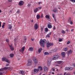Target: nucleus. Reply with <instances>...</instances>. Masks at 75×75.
I'll list each match as a JSON object with an SVG mask.
<instances>
[{"label": "nucleus", "mask_w": 75, "mask_h": 75, "mask_svg": "<svg viewBox=\"0 0 75 75\" xmlns=\"http://www.w3.org/2000/svg\"><path fill=\"white\" fill-rule=\"evenodd\" d=\"M49 34V35H51V32L49 33V34Z\"/></svg>", "instance_id": "obj_56"}, {"label": "nucleus", "mask_w": 75, "mask_h": 75, "mask_svg": "<svg viewBox=\"0 0 75 75\" xmlns=\"http://www.w3.org/2000/svg\"><path fill=\"white\" fill-rule=\"evenodd\" d=\"M68 47H65L64 48V51H68Z\"/></svg>", "instance_id": "obj_28"}, {"label": "nucleus", "mask_w": 75, "mask_h": 75, "mask_svg": "<svg viewBox=\"0 0 75 75\" xmlns=\"http://www.w3.org/2000/svg\"><path fill=\"white\" fill-rule=\"evenodd\" d=\"M2 61H5L6 62H7L9 64V63H10V61L8 59H7L6 58V57H3L2 58Z\"/></svg>", "instance_id": "obj_2"}, {"label": "nucleus", "mask_w": 75, "mask_h": 75, "mask_svg": "<svg viewBox=\"0 0 75 75\" xmlns=\"http://www.w3.org/2000/svg\"><path fill=\"white\" fill-rule=\"evenodd\" d=\"M52 16L53 18H54L55 21H57V20H56V18H55V14H52Z\"/></svg>", "instance_id": "obj_19"}, {"label": "nucleus", "mask_w": 75, "mask_h": 75, "mask_svg": "<svg viewBox=\"0 0 75 75\" xmlns=\"http://www.w3.org/2000/svg\"><path fill=\"white\" fill-rule=\"evenodd\" d=\"M62 62H63V61H58L56 62V63H57L58 64H61Z\"/></svg>", "instance_id": "obj_17"}, {"label": "nucleus", "mask_w": 75, "mask_h": 75, "mask_svg": "<svg viewBox=\"0 0 75 75\" xmlns=\"http://www.w3.org/2000/svg\"><path fill=\"white\" fill-rule=\"evenodd\" d=\"M62 34H65V31L64 30H63L62 31Z\"/></svg>", "instance_id": "obj_33"}, {"label": "nucleus", "mask_w": 75, "mask_h": 75, "mask_svg": "<svg viewBox=\"0 0 75 75\" xmlns=\"http://www.w3.org/2000/svg\"><path fill=\"white\" fill-rule=\"evenodd\" d=\"M68 22L69 23H70L72 25V24H73V23H72V21H71V18H69L68 19Z\"/></svg>", "instance_id": "obj_14"}, {"label": "nucleus", "mask_w": 75, "mask_h": 75, "mask_svg": "<svg viewBox=\"0 0 75 75\" xmlns=\"http://www.w3.org/2000/svg\"><path fill=\"white\" fill-rule=\"evenodd\" d=\"M53 45V43L51 42H47V48H49L50 46Z\"/></svg>", "instance_id": "obj_5"}, {"label": "nucleus", "mask_w": 75, "mask_h": 75, "mask_svg": "<svg viewBox=\"0 0 75 75\" xmlns=\"http://www.w3.org/2000/svg\"><path fill=\"white\" fill-rule=\"evenodd\" d=\"M44 69L45 71V72H47V71L48 70V68L47 67H44Z\"/></svg>", "instance_id": "obj_22"}, {"label": "nucleus", "mask_w": 75, "mask_h": 75, "mask_svg": "<svg viewBox=\"0 0 75 75\" xmlns=\"http://www.w3.org/2000/svg\"><path fill=\"white\" fill-rule=\"evenodd\" d=\"M48 30V28H45V31L46 32H47Z\"/></svg>", "instance_id": "obj_37"}, {"label": "nucleus", "mask_w": 75, "mask_h": 75, "mask_svg": "<svg viewBox=\"0 0 75 75\" xmlns=\"http://www.w3.org/2000/svg\"><path fill=\"white\" fill-rule=\"evenodd\" d=\"M42 50V49L41 48H40L38 50V51L40 53L41 52V51Z\"/></svg>", "instance_id": "obj_30"}, {"label": "nucleus", "mask_w": 75, "mask_h": 75, "mask_svg": "<svg viewBox=\"0 0 75 75\" xmlns=\"http://www.w3.org/2000/svg\"><path fill=\"white\" fill-rule=\"evenodd\" d=\"M70 42H70V41H68V42H67V45H68V44H70Z\"/></svg>", "instance_id": "obj_40"}, {"label": "nucleus", "mask_w": 75, "mask_h": 75, "mask_svg": "<svg viewBox=\"0 0 75 75\" xmlns=\"http://www.w3.org/2000/svg\"><path fill=\"white\" fill-rule=\"evenodd\" d=\"M39 11V9H38V8H36L35 9H34V13H37L38 11Z\"/></svg>", "instance_id": "obj_15"}, {"label": "nucleus", "mask_w": 75, "mask_h": 75, "mask_svg": "<svg viewBox=\"0 0 75 75\" xmlns=\"http://www.w3.org/2000/svg\"><path fill=\"white\" fill-rule=\"evenodd\" d=\"M9 45L10 47V50H11V51H13V50H14V47H13L12 44H11L10 45Z\"/></svg>", "instance_id": "obj_13"}, {"label": "nucleus", "mask_w": 75, "mask_h": 75, "mask_svg": "<svg viewBox=\"0 0 75 75\" xmlns=\"http://www.w3.org/2000/svg\"><path fill=\"white\" fill-rule=\"evenodd\" d=\"M25 46H23L21 48V49L19 50V51L22 52V53H23L24 52V50H25Z\"/></svg>", "instance_id": "obj_7"}, {"label": "nucleus", "mask_w": 75, "mask_h": 75, "mask_svg": "<svg viewBox=\"0 0 75 75\" xmlns=\"http://www.w3.org/2000/svg\"><path fill=\"white\" fill-rule=\"evenodd\" d=\"M10 56L11 58H13V57H14V54H10Z\"/></svg>", "instance_id": "obj_24"}, {"label": "nucleus", "mask_w": 75, "mask_h": 75, "mask_svg": "<svg viewBox=\"0 0 75 75\" xmlns=\"http://www.w3.org/2000/svg\"><path fill=\"white\" fill-rule=\"evenodd\" d=\"M59 57V56L58 55H54L52 56V59H53V60H56V59H57Z\"/></svg>", "instance_id": "obj_4"}, {"label": "nucleus", "mask_w": 75, "mask_h": 75, "mask_svg": "<svg viewBox=\"0 0 75 75\" xmlns=\"http://www.w3.org/2000/svg\"><path fill=\"white\" fill-rule=\"evenodd\" d=\"M20 10H18L16 12L17 13H20Z\"/></svg>", "instance_id": "obj_44"}, {"label": "nucleus", "mask_w": 75, "mask_h": 75, "mask_svg": "<svg viewBox=\"0 0 75 75\" xmlns=\"http://www.w3.org/2000/svg\"><path fill=\"white\" fill-rule=\"evenodd\" d=\"M44 55H50V53L47 52H45L44 53Z\"/></svg>", "instance_id": "obj_21"}, {"label": "nucleus", "mask_w": 75, "mask_h": 75, "mask_svg": "<svg viewBox=\"0 0 75 75\" xmlns=\"http://www.w3.org/2000/svg\"><path fill=\"white\" fill-rule=\"evenodd\" d=\"M9 69L11 71V70H12L13 69V67L9 68Z\"/></svg>", "instance_id": "obj_42"}, {"label": "nucleus", "mask_w": 75, "mask_h": 75, "mask_svg": "<svg viewBox=\"0 0 75 75\" xmlns=\"http://www.w3.org/2000/svg\"><path fill=\"white\" fill-rule=\"evenodd\" d=\"M57 75H62V74H57Z\"/></svg>", "instance_id": "obj_57"}, {"label": "nucleus", "mask_w": 75, "mask_h": 75, "mask_svg": "<svg viewBox=\"0 0 75 75\" xmlns=\"http://www.w3.org/2000/svg\"><path fill=\"white\" fill-rule=\"evenodd\" d=\"M21 74H22V75H23V74H24V71L22 70L21 71Z\"/></svg>", "instance_id": "obj_34"}, {"label": "nucleus", "mask_w": 75, "mask_h": 75, "mask_svg": "<svg viewBox=\"0 0 75 75\" xmlns=\"http://www.w3.org/2000/svg\"><path fill=\"white\" fill-rule=\"evenodd\" d=\"M70 1L73 3H75V0H70Z\"/></svg>", "instance_id": "obj_36"}, {"label": "nucleus", "mask_w": 75, "mask_h": 75, "mask_svg": "<svg viewBox=\"0 0 75 75\" xmlns=\"http://www.w3.org/2000/svg\"><path fill=\"white\" fill-rule=\"evenodd\" d=\"M34 28L35 29V30H37L38 29V23H35L34 26Z\"/></svg>", "instance_id": "obj_11"}, {"label": "nucleus", "mask_w": 75, "mask_h": 75, "mask_svg": "<svg viewBox=\"0 0 75 75\" xmlns=\"http://www.w3.org/2000/svg\"><path fill=\"white\" fill-rule=\"evenodd\" d=\"M41 18H43V14H41Z\"/></svg>", "instance_id": "obj_55"}, {"label": "nucleus", "mask_w": 75, "mask_h": 75, "mask_svg": "<svg viewBox=\"0 0 75 75\" xmlns=\"http://www.w3.org/2000/svg\"><path fill=\"white\" fill-rule=\"evenodd\" d=\"M28 63L27 64V66H30L32 64L31 60L29 59L28 60Z\"/></svg>", "instance_id": "obj_9"}, {"label": "nucleus", "mask_w": 75, "mask_h": 75, "mask_svg": "<svg viewBox=\"0 0 75 75\" xmlns=\"http://www.w3.org/2000/svg\"><path fill=\"white\" fill-rule=\"evenodd\" d=\"M47 42V40L45 39H41L39 41V43L41 46L42 47H44L45 45V44H46Z\"/></svg>", "instance_id": "obj_1"}, {"label": "nucleus", "mask_w": 75, "mask_h": 75, "mask_svg": "<svg viewBox=\"0 0 75 75\" xmlns=\"http://www.w3.org/2000/svg\"><path fill=\"white\" fill-rule=\"evenodd\" d=\"M51 61H52L51 59L49 58L48 59L47 61V65L48 66H50V65H51Z\"/></svg>", "instance_id": "obj_6"}, {"label": "nucleus", "mask_w": 75, "mask_h": 75, "mask_svg": "<svg viewBox=\"0 0 75 75\" xmlns=\"http://www.w3.org/2000/svg\"><path fill=\"white\" fill-rule=\"evenodd\" d=\"M45 17L46 18H47V19H50V16L48 15H46L45 16Z\"/></svg>", "instance_id": "obj_31"}, {"label": "nucleus", "mask_w": 75, "mask_h": 75, "mask_svg": "<svg viewBox=\"0 0 75 75\" xmlns=\"http://www.w3.org/2000/svg\"><path fill=\"white\" fill-rule=\"evenodd\" d=\"M68 54H72V51L71 50H70L68 52Z\"/></svg>", "instance_id": "obj_27"}, {"label": "nucleus", "mask_w": 75, "mask_h": 75, "mask_svg": "<svg viewBox=\"0 0 75 75\" xmlns=\"http://www.w3.org/2000/svg\"><path fill=\"white\" fill-rule=\"evenodd\" d=\"M11 12H12V11H11V10H10L9 12V13H11Z\"/></svg>", "instance_id": "obj_49"}, {"label": "nucleus", "mask_w": 75, "mask_h": 75, "mask_svg": "<svg viewBox=\"0 0 75 75\" xmlns=\"http://www.w3.org/2000/svg\"><path fill=\"white\" fill-rule=\"evenodd\" d=\"M8 2H12L13 0H8Z\"/></svg>", "instance_id": "obj_45"}, {"label": "nucleus", "mask_w": 75, "mask_h": 75, "mask_svg": "<svg viewBox=\"0 0 75 75\" xmlns=\"http://www.w3.org/2000/svg\"><path fill=\"white\" fill-rule=\"evenodd\" d=\"M1 26V22L0 21V28Z\"/></svg>", "instance_id": "obj_54"}, {"label": "nucleus", "mask_w": 75, "mask_h": 75, "mask_svg": "<svg viewBox=\"0 0 75 75\" xmlns=\"http://www.w3.org/2000/svg\"><path fill=\"white\" fill-rule=\"evenodd\" d=\"M67 74V72H65L64 73V75H65V74ZM70 74H67L66 75H70Z\"/></svg>", "instance_id": "obj_43"}, {"label": "nucleus", "mask_w": 75, "mask_h": 75, "mask_svg": "<svg viewBox=\"0 0 75 75\" xmlns=\"http://www.w3.org/2000/svg\"><path fill=\"white\" fill-rule=\"evenodd\" d=\"M66 31H67V32H68V29H66Z\"/></svg>", "instance_id": "obj_60"}, {"label": "nucleus", "mask_w": 75, "mask_h": 75, "mask_svg": "<svg viewBox=\"0 0 75 75\" xmlns=\"http://www.w3.org/2000/svg\"><path fill=\"white\" fill-rule=\"evenodd\" d=\"M52 71H55V68H52Z\"/></svg>", "instance_id": "obj_46"}, {"label": "nucleus", "mask_w": 75, "mask_h": 75, "mask_svg": "<svg viewBox=\"0 0 75 75\" xmlns=\"http://www.w3.org/2000/svg\"><path fill=\"white\" fill-rule=\"evenodd\" d=\"M59 42H61V41H62V39H59Z\"/></svg>", "instance_id": "obj_51"}, {"label": "nucleus", "mask_w": 75, "mask_h": 75, "mask_svg": "<svg viewBox=\"0 0 75 75\" xmlns=\"http://www.w3.org/2000/svg\"><path fill=\"white\" fill-rule=\"evenodd\" d=\"M74 29H71V32H72V31H74Z\"/></svg>", "instance_id": "obj_59"}, {"label": "nucleus", "mask_w": 75, "mask_h": 75, "mask_svg": "<svg viewBox=\"0 0 75 75\" xmlns=\"http://www.w3.org/2000/svg\"><path fill=\"white\" fill-rule=\"evenodd\" d=\"M24 1H19L18 3V5H19L20 6H23V5L24 4Z\"/></svg>", "instance_id": "obj_8"}, {"label": "nucleus", "mask_w": 75, "mask_h": 75, "mask_svg": "<svg viewBox=\"0 0 75 75\" xmlns=\"http://www.w3.org/2000/svg\"><path fill=\"white\" fill-rule=\"evenodd\" d=\"M33 60L35 64H38V60L36 58V57H33Z\"/></svg>", "instance_id": "obj_3"}, {"label": "nucleus", "mask_w": 75, "mask_h": 75, "mask_svg": "<svg viewBox=\"0 0 75 75\" xmlns=\"http://www.w3.org/2000/svg\"><path fill=\"white\" fill-rule=\"evenodd\" d=\"M31 22L32 23H33V20H32Z\"/></svg>", "instance_id": "obj_64"}, {"label": "nucleus", "mask_w": 75, "mask_h": 75, "mask_svg": "<svg viewBox=\"0 0 75 75\" xmlns=\"http://www.w3.org/2000/svg\"><path fill=\"white\" fill-rule=\"evenodd\" d=\"M38 68L39 69H40V71H42V67L41 66H39L38 67Z\"/></svg>", "instance_id": "obj_29"}, {"label": "nucleus", "mask_w": 75, "mask_h": 75, "mask_svg": "<svg viewBox=\"0 0 75 75\" xmlns=\"http://www.w3.org/2000/svg\"><path fill=\"white\" fill-rule=\"evenodd\" d=\"M8 66H9V64H7L6 65V67H8Z\"/></svg>", "instance_id": "obj_48"}, {"label": "nucleus", "mask_w": 75, "mask_h": 75, "mask_svg": "<svg viewBox=\"0 0 75 75\" xmlns=\"http://www.w3.org/2000/svg\"><path fill=\"white\" fill-rule=\"evenodd\" d=\"M29 50L30 51H33V48L32 47H30Z\"/></svg>", "instance_id": "obj_26"}, {"label": "nucleus", "mask_w": 75, "mask_h": 75, "mask_svg": "<svg viewBox=\"0 0 75 75\" xmlns=\"http://www.w3.org/2000/svg\"><path fill=\"white\" fill-rule=\"evenodd\" d=\"M46 38H47L48 37H50V35L48 34H47V35H46Z\"/></svg>", "instance_id": "obj_39"}, {"label": "nucleus", "mask_w": 75, "mask_h": 75, "mask_svg": "<svg viewBox=\"0 0 75 75\" xmlns=\"http://www.w3.org/2000/svg\"><path fill=\"white\" fill-rule=\"evenodd\" d=\"M39 71H40V69H33L34 74H37Z\"/></svg>", "instance_id": "obj_10"}, {"label": "nucleus", "mask_w": 75, "mask_h": 75, "mask_svg": "<svg viewBox=\"0 0 75 75\" xmlns=\"http://www.w3.org/2000/svg\"><path fill=\"white\" fill-rule=\"evenodd\" d=\"M6 41L7 42H9V41L8 40V39H6Z\"/></svg>", "instance_id": "obj_41"}, {"label": "nucleus", "mask_w": 75, "mask_h": 75, "mask_svg": "<svg viewBox=\"0 0 75 75\" xmlns=\"http://www.w3.org/2000/svg\"><path fill=\"white\" fill-rule=\"evenodd\" d=\"M4 70H7V69H8V67H4L3 68Z\"/></svg>", "instance_id": "obj_35"}, {"label": "nucleus", "mask_w": 75, "mask_h": 75, "mask_svg": "<svg viewBox=\"0 0 75 75\" xmlns=\"http://www.w3.org/2000/svg\"><path fill=\"white\" fill-rule=\"evenodd\" d=\"M51 24V23H49L47 24V27L48 28H52V26Z\"/></svg>", "instance_id": "obj_12"}, {"label": "nucleus", "mask_w": 75, "mask_h": 75, "mask_svg": "<svg viewBox=\"0 0 75 75\" xmlns=\"http://www.w3.org/2000/svg\"><path fill=\"white\" fill-rule=\"evenodd\" d=\"M53 29L54 30H55V29H56L55 28V26H54V27H53Z\"/></svg>", "instance_id": "obj_53"}, {"label": "nucleus", "mask_w": 75, "mask_h": 75, "mask_svg": "<svg viewBox=\"0 0 75 75\" xmlns=\"http://www.w3.org/2000/svg\"><path fill=\"white\" fill-rule=\"evenodd\" d=\"M30 5H30V4H28V7H30Z\"/></svg>", "instance_id": "obj_58"}, {"label": "nucleus", "mask_w": 75, "mask_h": 75, "mask_svg": "<svg viewBox=\"0 0 75 75\" xmlns=\"http://www.w3.org/2000/svg\"><path fill=\"white\" fill-rule=\"evenodd\" d=\"M3 75V73L1 72H0V75Z\"/></svg>", "instance_id": "obj_52"}, {"label": "nucleus", "mask_w": 75, "mask_h": 75, "mask_svg": "<svg viewBox=\"0 0 75 75\" xmlns=\"http://www.w3.org/2000/svg\"><path fill=\"white\" fill-rule=\"evenodd\" d=\"M61 55L62 57H64L65 56V52H63L61 53Z\"/></svg>", "instance_id": "obj_16"}, {"label": "nucleus", "mask_w": 75, "mask_h": 75, "mask_svg": "<svg viewBox=\"0 0 75 75\" xmlns=\"http://www.w3.org/2000/svg\"><path fill=\"white\" fill-rule=\"evenodd\" d=\"M41 2H39L38 3V4L40 5V4H41Z\"/></svg>", "instance_id": "obj_62"}, {"label": "nucleus", "mask_w": 75, "mask_h": 75, "mask_svg": "<svg viewBox=\"0 0 75 75\" xmlns=\"http://www.w3.org/2000/svg\"><path fill=\"white\" fill-rule=\"evenodd\" d=\"M37 19H39V18H40V15H37Z\"/></svg>", "instance_id": "obj_25"}, {"label": "nucleus", "mask_w": 75, "mask_h": 75, "mask_svg": "<svg viewBox=\"0 0 75 75\" xmlns=\"http://www.w3.org/2000/svg\"><path fill=\"white\" fill-rule=\"evenodd\" d=\"M72 70H73V68L69 67V71H72Z\"/></svg>", "instance_id": "obj_32"}, {"label": "nucleus", "mask_w": 75, "mask_h": 75, "mask_svg": "<svg viewBox=\"0 0 75 75\" xmlns=\"http://www.w3.org/2000/svg\"><path fill=\"white\" fill-rule=\"evenodd\" d=\"M31 39L32 41H34V39L31 38Z\"/></svg>", "instance_id": "obj_61"}, {"label": "nucleus", "mask_w": 75, "mask_h": 75, "mask_svg": "<svg viewBox=\"0 0 75 75\" xmlns=\"http://www.w3.org/2000/svg\"><path fill=\"white\" fill-rule=\"evenodd\" d=\"M65 69L66 71H69V67H66L65 68Z\"/></svg>", "instance_id": "obj_20"}, {"label": "nucleus", "mask_w": 75, "mask_h": 75, "mask_svg": "<svg viewBox=\"0 0 75 75\" xmlns=\"http://www.w3.org/2000/svg\"><path fill=\"white\" fill-rule=\"evenodd\" d=\"M38 9H39V10H41V9L42 8H41V7H38Z\"/></svg>", "instance_id": "obj_47"}, {"label": "nucleus", "mask_w": 75, "mask_h": 75, "mask_svg": "<svg viewBox=\"0 0 75 75\" xmlns=\"http://www.w3.org/2000/svg\"><path fill=\"white\" fill-rule=\"evenodd\" d=\"M4 25H3L2 26V28H4Z\"/></svg>", "instance_id": "obj_50"}, {"label": "nucleus", "mask_w": 75, "mask_h": 75, "mask_svg": "<svg viewBox=\"0 0 75 75\" xmlns=\"http://www.w3.org/2000/svg\"><path fill=\"white\" fill-rule=\"evenodd\" d=\"M3 68L0 69V72H2V71H3Z\"/></svg>", "instance_id": "obj_38"}, {"label": "nucleus", "mask_w": 75, "mask_h": 75, "mask_svg": "<svg viewBox=\"0 0 75 75\" xmlns=\"http://www.w3.org/2000/svg\"><path fill=\"white\" fill-rule=\"evenodd\" d=\"M12 26L11 25H8V28L9 29H11L12 28Z\"/></svg>", "instance_id": "obj_18"}, {"label": "nucleus", "mask_w": 75, "mask_h": 75, "mask_svg": "<svg viewBox=\"0 0 75 75\" xmlns=\"http://www.w3.org/2000/svg\"><path fill=\"white\" fill-rule=\"evenodd\" d=\"M53 11H54V13H56V12H57V8H54V9H53Z\"/></svg>", "instance_id": "obj_23"}, {"label": "nucleus", "mask_w": 75, "mask_h": 75, "mask_svg": "<svg viewBox=\"0 0 75 75\" xmlns=\"http://www.w3.org/2000/svg\"><path fill=\"white\" fill-rule=\"evenodd\" d=\"M52 74H54V72H52Z\"/></svg>", "instance_id": "obj_63"}]
</instances>
